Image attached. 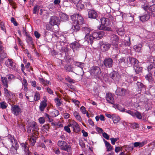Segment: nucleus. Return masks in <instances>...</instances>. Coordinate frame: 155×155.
<instances>
[{
  "mask_svg": "<svg viewBox=\"0 0 155 155\" xmlns=\"http://www.w3.org/2000/svg\"><path fill=\"white\" fill-rule=\"evenodd\" d=\"M8 141L12 143V147L11 148V151H13L15 153H16L17 150L18 149L19 145L17 140L15 139L13 136L9 135L7 137Z\"/></svg>",
  "mask_w": 155,
  "mask_h": 155,
  "instance_id": "nucleus-1",
  "label": "nucleus"
},
{
  "mask_svg": "<svg viewBox=\"0 0 155 155\" xmlns=\"http://www.w3.org/2000/svg\"><path fill=\"white\" fill-rule=\"evenodd\" d=\"M90 73L94 78H99L102 75L101 71L98 66H93L91 68Z\"/></svg>",
  "mask_w": 155,
  "mask_h": 155,
  "instance_id": "nucleus-2",
  "label": "nucleus"
},
{
  "mask_svg": "<svg viewBox=\"0 0 155 155\" xmlns=\"http://www.w3.org/2000/svg\"><path fill=\"white\" fill-rule=\"evenodd\" d=\"M71 19L74 23V24L75 23H76L81 25L83 24L84 22V20L83 18L78 14H74L71 15Z\"/></svg>",
  "mask_w": 155,
  "mask_h": 155,
  "instance_id": "nucleus-3",
  "label": "nucleus"
},
{
  "mask_svg": "<svg viewBox=\"0 0 155 155\" xmlns=\"http://www.w3.org/2000/svg\"><path fill=\"white\" fill-rule=\"evenodd\" d=\"M103 63L104 66L106 68H110L112 67L114 62L111 58H107L104 60Z\"/></svg>",
  "mask_w": 155,
  "mask_h": 155,
  "instance_id": "nucleus-4",
  "label": "nucleus"
},
{
  "mask_svg": "<svg viewBox=\"0 0 155 155\" xmlns=\"http://www.w3.org/2000/svg\"><path fill=\"white\" fill-rule=\"evenodd\" d=\"M99 44L101 49L103 51H108L111 46V45L108 42H104L103 41H100Z\"/></svg>",
  "mask_w": 155,
  "mask_h": 155,
  "instance_id": "nucleus-5",
  "label": "nucleus"
},
{
  "mask_svg": "<svg viewBox=\"0 0 155 155\" xmlns=\"http://www.w3.org/2000/svg\"><path fill=\"white\" fill-rule=\"evenodd\" d=\"M60 22V20L59 17L56 16H52L50 18L49 23L51 25H59Z\"/></svg>",
  "mask_w": 155,
  "mask_h": 155,
  "instance_id": "nucleus-6",
  "label": "nucleus"
},
{
  "mask_svg": "<svg viewBox=\"0 0 155 155\" xmlns=\"http://www.w3.org/2000/svg\"><path fill=\"white\" fill-rule=\"evenodd\" d=\"M91 35L94 39L99 40L102 38L104 35L105 33L104 31H101L92 32Z\"/></svg>",
  "mask_w": 155,
  "mask_h": 155,
  "instance_id": "nucleus-7",
  "label": "nucleus"
},
{
  "mask_svg": "<svg viewBox=\"0 0 155 155\" xmlns=\"http://www.w3.org/2000/svg\"><path fill=\"white\" fill-rule=\"evenodd\" d=\"M20 146L25 153V155H31V152L29 150V146L26 143H21Z\"/></svg>",
  "mask_w": 155,
  "mask_h": 155,
  "instance_id": "nucleus-8",
  "label": "nucleus"
},
{
  "mask_svg": "<svg viewBox=\"0 0 155 155\" xmlns=\"http://www.w3.org/2000/svg\"><path fill=\"white\" fill-rule=\"evenodd\" d=\"M62 150L67 152V153L62 152V155H70L71 154L72 148L71 146L70 145H68L67 143L65 144Z\"/></svg>",
  "mask_w": 155,
  "mask_h": 155,
  "instance_id": "nucleus-9",
  "label": "nucleus"
},
{
  "mask_svg": "<svg viewBox=\"0 0 155 155\" xmlns=\"http://www.w3.org/2000/svg\"><path fill=\"white\" fill-rule=\"evenodd\" d=\"M110 77L115 82H118L120 78V76L116 71H113L109 74Z\"/></svg>",
  "mask_w": 155,
  "mask_h": 155,
  "instance_id": "nucleus-10",
  "label": "nucleus"
},
{
  "mask_svg": "<svg viewBox=\"0 0 155 155\" xmlns=\"http://www.w3.org/2000/svg\"><path fill=\"white\" fill-rule=\"evenodd\" d=\"M105 98L107 102L110 104H114V98L113 95L111 93H107Z\"/></svg>",
  "mask_w": 155,
  "mask_h": 155,
  "instance_id": "nucleus-11",
  "label": "nucleus"
},
{
  "mask_svg": "<svg viewBox=\"0 0 155 155\" xmlns=\"http://www.w3.org/2000/svg\"><path fill=\"white\" fill-rule=\"evenodd\" d=\"M11 110L14 114L16 116H18L19 114L21 113V108L16 105L12 106Z\"/></svg>",
  "mask_w": 155,
  "mask_h": 155,
  "instance_id": "nucleus-12",
  "label": "nucleus"
},
{
  "mask_svg": "<svg viewBox=\"0 0 155 155\" xmlns=\"http://www.w3.org/2000/svg\"><path fill=\"white\" fill-rule=\"evenodd\" d=\"M127 92L126 89L120 87L117 88L115 91L116 95L121 96H124L126 94Z\"/></svg>",
  "mask_w": 155,
  "mask_h": 155,
  "instance_id": "nucleus-13",
  "label": "nucleus"
},
{
  "mask_svg": "<svg viewBox=\"0 0 155 155\" xmlns=\"http://www.w3.org/2000/svg\"><path fill=\"white\" fill-rule=\"evenodd\" d=\"M29 126L32 129V131H35L34 132V134H35L36 132L38 130V128L36 122L34 121L30 123L29 124Z\"/></svg>",
  "mask_w": 155,
  "mask_h": 155,
  "instance_id": "nucleus-14",
  "label": "nucleus"
},
{
  "mask_svg": "<svg viewBox=\"0 0 155 155\" xmlns=\"http://www.w3.org/2000/svg\"><path fill=\"white\" fill-rule=\"evenodd\" d=\"M8 61L7 62V66L14 70H16L17 68L15 63L12 61V59H8Z\"/></svg>",
  "mask_w": 155,
  "mask_h": 155,
  "instance_id": "nucleus-15",
  "label": "nucleus"
},
{
  "mask_svg": "<svg viewBox=\"0 0 155 155\" xmlns=\"http://www.w3.org/2000/svg\"><path fill=\"white\" fill-rule=\"evenodd\" d=\"M98 15L97 12L94 10H90L88 12V17L92 19H96Z\"/></svg>",
  "mask_w": 155,
  "mask_h": 155,
  "instance_id": "nucleus-16",
  "label": "nucleus"
},
{
  "mask_svg": "<svg viewBox=\"0 0 155 155\" xmlns=\"http://www.w3.org/2000/svg\"><path fill=\"white\" fill-rule=\"evenodd\" d=\"M84 39L85 41H87V42L90 44L92 45L93 42L94 38L91 34L86 35Z\"/></svg>",
  "mask_w": 155,
  "mask_h": 155,
  "instance_id": "nucleus-17",
  "label": "nucleus"
},
{
  "mask_svg": "<svg viewBox=\"0 0 155 155\" xmlns=\"http://www.w3.org/2000/svg\"><path fill=\"white\" fill-rule=\"evenodd\" d=\"M68 126L71 127L73 128V131L75 132L76 129L79 128V125L74 120L71 121L68 124Z\"/></svg>",
  "mask_w": 155,
  "mask_h": 155,
  "instance_id": "nucleus-18",
  "label": "nucleus"
},
{
  "mask_svg": "<svg viewBox=\"0 0 155 155\" xmlns=\"http://www.w3.org/2000/svg\"><path fill=\"white\" fill-rule=\"evenodd\" d=\"M129 60L130 63L134 67L137 65L139 63L138 60L135 58L133 57H129Z\"/></svg>",
  "mask_w": 155,
  "mask_h": 155,
  "instance_id": "nucleus-19",
  "label": "nucleus"
},
{
  "mask_svg": "<svg viewBox=\"0 0 155 155\" xmlns=\"http://www.w3.org/2000/svg\"><path fill=\"white\" fill-rule=\"evenodd\" d=\"M70 46L71 48L73 49L74 51V50H78L80 47V45L77 42L75 41L71 43L70 45Z\"/></svg>",
  "mask_w": 155,
  "mask_h": 155,
  "instance_id": "nucleus-20",
  "label": "nucleus"
},
{
  "mask_svg": "<svg viewBox=\"0 0 155 155\" xmlns=\"http://www.w3.org/2000/svg\"><path fill=\"white\" fill-rule=\"evenodd\" d=\"M150 18V16L148 14H144L140 17V20L144 22L148 21Z\"/></svg>",
  "mask_w": 155,
  "mask_h": 155,
  "instance_id": "nucleus-21",
  "label": "nucleus"
},
{
  "mask_svg": "<svg viewBox=\"0 0 155 155\" xmlns=\"http://www.w3.org/2000/svg\"><path fill=\"white\" fill-rule=\"evenodd\" d=\"M103 140L107 148V151H109L113 149V147L105 139H104Z\"/></svg>",
  "mask_w": 155,
  "mask_h": 155,
  "instance_id": "nucleus-22",
  "label": "nucleus"
},
{
  "mask_svg": "<svg viewBox=\"0 0 155 155\" xmlns=\"http://www.w3.org/2000/svg\"><path fill=\"white\" fill-rule=\"evenodd\" d=\"M46 101H43L41 102L39 106V109L41 111H43L46 107L47 105Z\"/></svg>",
  "mask_w": 155,
  "mask_h": 155,
  "instance_id": "nucleus-23",
  "label": "nucleus"
},
{
  "mask_svg": "<svg viewBox=\"0 0 155 155\" xmlns=\"http://www.w3.org/2000/svg\"><path fill=\"white\" fill-rule=\"evenodd\" d=\"M155 69V63L151 64L147 67V70L149 73H153Z\"/></svg>",
  "mask_w": 155,
  "mask_h": 155,
  "instance_id": "nucleus-24",
  "label": "nucleus"
},
{
  "mask_svg": "<svg viewBox=\"0 0 155 155\" xmlns=\"http://www.w3.org/2000/svg\"><path fill=\"white\" fill-rule=\"evenodd\" d=\"M119 61L120 63L123 62L125 64H128L129 63V57H122L119 59Z\"/></svg>",
  "mask_w": 155,
  "mask_h": 155,
  "instance_id": "nucleus-25",
  "label": "nucleus"
},
{
  "mask_svg": "<svg viewBox=\"0 0 155 155\" xmlns=\"http://www.w3.org/2000/svg\"><path fill=\"white\" fill-rule=\"evenodd\" d=\"M79 25H80L76 23H75V24H74H74L72 27V29L74 30V32H77L80 30V27Z\"/></svg>",
  "mask_w": 155,
  "mask_h": 155,
  "instance_id": "nucleus-26",
  "label": "nucleus"
},
{
  "mask_svg": "<svg viewBox=\"0 0 155 155\" xmlns=\"http://www.w3.org/2000/svg\"><path fill=\"white\" fill-rule=\"evenodd\" d=\"M137 85L139 89V91H141L142 90H144L145 89V86L141 82H137Z\"/></svg>",
  "mask_w": 155,
  "mask_h": 155,
  "instance_id": "nucleus-27",
  "label": "nucleus"
},
{
  "mask_svg": "<svg viewBox=\"0 0 155 155\" xmlns=\"http://www.w3.org/2000/svg\"><path fill=\"white\" fill-rule=\"evenodd\" d=\"M82 30L83 32H84L86 35L91 34L89 33L91 31V29L89 27L87 26L83 27Z\"/></svg>",
  "mask_w": 155,
  "mask_h": 155,
  "instance_id": "nucleus-28",
  "label": "nucleus"
},
{
  "mask_svg": "<svg viewBox=\"0 0 155 155\" xmlns=\"http://www.w3.org/2000/svg\"><path fill=\"white\" fill-rule=\"evenodd\" d=\"M61 20L62 21H66L68 19V16L65 13H62L60 14Z\"/></svg>",
  "mask_w": 155,
  "mask_h": 155,
  "instance_id": "nucleus-29",
  "label": "nucleus"
},
{
  "mask_svg": "<svg viewBox=\"0 0 155 155\" xmlns=\"http://www.w3.org/2000/svg\"><path fill=\"white\" fill-rule=\"evenodd\" d=\"M67 142L65 141L61 140H59L58 142V145L60 147V149L62 150L64 146L67 143Z\"/></svg>",
  "mask_w": 155,
  "mask_h": 155,
  "instance_id": "nucleus-30",
  "label": "nucleus"
},
{
  "mask_svg": "<svg viewBox=\"0 0 155 155\" xmlns=\"http://www.w3.org/2000/svg\"><path fill=\"white\" fill-rule=\"evenodd\" d=\"M1 80L4 86L5 87H8V82L7 78L5 77H2Z\"/></svg>",
  "mask_w": 155,
  "mask_h": 155,
  "instance_id": "nucleus-31",
  "label": "nucleus"
},
{
  "mask_svg": "<svg viewBox=\"0 0 155 155\" xmlns=\"http://www.w3.org/2000/svg\"><path fill=\"white\" fill-rule=\"evenodd\" d=\"M142 47V44H139L137 45H134V48L136 51L139 52L140 51Z\"/></svg>",
  "mask_w": 155,
  "mask_h": 155,
  "instance_id": "nucleus-32",
  "label": "nucleus"
},
{
  "mask_svg": "<svg viewBox=\"0 0 155 155\" xmlns=\"http://www.w3.org/2000/svg\"><path fill=\"white\" fill-rule=\"evenodd\" d=\"M36 137L34 136L32 134L31 136L30 140L31 141L30 144L31 146H34L36 142Z\"/></svg>",
  "mask_w": 155,
  "mask_h": 155,
  "instance_id": "nucleus-33",
  "label": "nucleus"
},
{
  "mask_svg": "<svg viewBox=\"0 0 155 155\" xmlns=\"http://www.w3.org/2000/svg\"><path fill=\"white\" fill-rule=\"evenodd\" d=\"M50 114L51 117H55L59 115V111L58 110H54L53 111L50 112Z\"/></svg>",
  "mask_w": 155,
  "mask_h": 155,
  "instance_id": "nucleus-34",
  "label": "nucleus"
},
{
  "mask_svg": "<svg viewBox=\"0 0 155 155\" xmlns=\"http://www.w3.org/2000/svg\"><path fill=\"white\" fill-rule=\"evenodd\" d=\"M134 69L136 73H138L141 71L142 70V68L139 66L138 64L134 67Z\"/></svg>",
  "mask_w": 155,
  "mask_h": 155,
  "instance_id": "nucleus-35",
  "label": "nucleus"
},
{
  "mask_svg": "<svg viewBox=\"0 0 155 155\" xmlns=\"http://www.w3.org/2000/svg\"><path fill=\"white\" fill-rule=\"evenodd\" d=\"M133 144L134 147H141L145 145V143L144 142H136L134 143Z\"/></svg>",
  "mask_w": 155,
  "mask_h": 155,
  "instance_id": "nucleus-36",
  "label": "nucleus"
},
{
  "mask_svg": "<svg viewBox=\"0 0 155 155\" xmlns=\"http://www.w3.org/2000/svg\"><path fill=\"white\" fill-rule=\"evenodd\" d=\"M74 115L77 120L80 122L81 121L82 118L79 113L77 112H74Z\"/></svg>",
  "mask_w": 155,
  "mask_h": 155,
  "instance_id": "nucleus-37",
  "label": "nucleus"
},
{
  "mask_svg": "<svg viewBox=\"0 0 155 155\" xmlns=\"http://www.w3.org/2000/svg\"><path fill=\"white\" fill-rule=\"evenodd\" d=\"M26 40L28 44H30L32 45H33V42L32 41V38L29 35H26Z\"/></svg>",
  "mask_w": 155,
  "mask_h": 155,
  "instance_id": "nucleus-38",
  "label": "nucleus"
},
{
  "mask_svg": "<svg viewBox=\"0 0 155 155\" xmlns=\"http://www.w3.org/2000/svg\"><path fill=\"white\" fill-rule=\"evenodd\" d=\"M6 54L3 51H0V61H3L4 59L6 58Z\"/></svg>",
  "mask_w": 155,
  "mask_h": 155,
  "instance_id": "nucleus-39",
  "label": "nucleus"
},
{
  "mask_svg": "<svg viewBox=\"0 0 155 155\" xmlns=\"http://www.w3.org/2000/svg\"><path fill=\"white\" fill-rule=\"evenodd\" d=\"M39 80L41 83L44 85H46L48 84H49L50 83L49 81H47V80H44L43 78H39Z\"/></svg>",
  "mask_w": 155,
  "mask_h": 155,
  "instance_id": "nucleus-40",
  "label": "nucleus"
},
{
  "mask_svg": "<svg viewBox=\"0 0 155 155\" xmlns=\"http://www.w3.org/2000/svg\"><path fill=\"white\" fill-rule=\"evenodd\" d=\"M112 120L114 123H117L120 120V118L118 116H116L114 115L112 117Z\"/></svg>",
  "mask_w": 155,
  "mask_h": 155,
  "instance_id": "nucleus-41",
  "label": "nucleus"
},
{
  "mask_svg": "<svg viewBox=\"0 0 155 155\" xmlns=\"http://www.w3.org/2000/svg\"><path fill=\"white\" fill-rule=\"evenodd\" d=\"M110 40L112 41L117 42L118 41L119 38L117 35H113L111 36Z\"/></svg>",
  "mask_w": 155,
  "mask_h": 155,
  "instance_id": "nucleus-42",
  "label": "nucleus"
},
{
  "mask_svg": "<svg viewBox=\"0 0 155 155\" xmlns=\"http://www.w3.org/2000/svg\"><path fill=\"white\" fill-rule=\"evenodd\" d=\"M77 9L80 10L84 9V5L81 3V2L80 1L77 5H76Z\"/></svg>",
  "mask_w": 155,
  "mask_h": 155,
  "instance_id": "nucleus-43",
  "label": "nucleus"
},
{
  "mask_svg": "<svg viewBox=\"0 0 155 155\" xmlns=\"http://www.w3.org/2000/svg\"><path fill=\"white\" fill-rule=\"evenodd\" d=\"M136 117L137 118L139 119H140L142 118V116L141 114L137 111H136L134 112V117Z\"/></svg>",
  "mask_w": 155,
  "mask_h": 155,
  "instance_id": "nucleus-44",
  "label": "nucleus"
},
{
  "mask_svg": "<svg viewBox=\"0 0 155 155\" xmlns=\"http://www.w3.org/2000/svg\"><path fill=\"white\" fill-rule=\"evenodd\" d=\"M152 73H149V74L147 75L145 78L147 80H148L149 82H152L153 81L152 77Z\"/></svg>",
  "mask_w": 155,
  "mask_h": 155,
  "instance_id": "nucleus-45",
  "label": "nucleus"
},
{
  "mask_svg": "<svg viewBox=\"0 0 155 155\" xmlns=\"http://www.w3.org/2000/svg\"><path fill=\"white\" fill-rule=\"evenodd\" d=\"M131 125V127L133 129H135L139 128V125L136 123H131L130 124Z\"/></svg>",
  "mask_w": 155,
  "mask_h": 155,
  "instance_id": "nucleus-46",
  "label": "nucleus"
},
{
  "mask_svg": "<svg viewBox=\"0 0 155 155\" xmlns=\"http://www.w3.org/2000/svg\"><path fill=\"white\" fill-rule=\"evenodd\" d=\"M40 99V95L38 92H36L34 96V99L35 101H37Z\"/></svg>",
  "mask_w": 155,
  "mask_h": 155,
  "instance_id": "nucleus-47",
  "label": "nucleus"
},
{
  "mask_svg": "<svg viewBox=\"0 0 155 155\" xmlns=\"http://www.w3.org/2000/svg\"><path fill=\"white\" fill-rule=\"evenodd\" d=\"M147 60L150 62L151 64L154 63L155 61V58L152 56H150L147 59Z\"/></svg>",
  "mask_w": 155,
  "mask_h": 155,
  "instance_id": "nucleus-48",
  "label": "nucleus"
},
{
  "mask_svg": "<svg viewBox=\"0 0 155 155\" xmlns=\"http://www.w3.org/2000/svg\"><path fill=\"white\" fill-rule=\"evenodd\" d=\"M100 20L102 25H104L105 24L106 22L108 20V19L105 18H102Z\"/></svg>",
  "mask_w": 155,
  "mask_h": 155,
  "instance_id": "nucleus-49",
  "label": "nucleus"
},
{
  "mask_svg": "<svg viewBox=\"0 0 155 155\" xmlns=\"http://www.w3.org/2000/svg\"><path fill=\"white\" fill-rule=\"evenodd\" d=\"M0 107L2 109H5L7 107V104L4 102L0 103Z\"/></svg>",
  "mask_w": 155,
  "mask_h": 155,
  "instance_id": "nucleus-50",
  "label": "nucleus"
},
{
  "mask_svg": "<svg viewBox=\"0 0 155 155\" xmlns=\"http://www.w3.org/2000/svg\"><path fill=\"white\" fill-rule=\"evenodd\" d=\"M84 64V63H81V62H76L75 63V65L76 66H77L78 67H80V68H83L84 67L83 65Z\"/></svg>",
  "mask_w": 155,
  "mask_h": 155,
  "instance_id": "nucleus-51",
  "label": "nucleus"
},
{
  "mask_svg": "<svg viewBox=\"0 0 155 155\" xmlns=\"http://www.w3.org/2000/svg\"><path fill=\"white\" fill-rule=\"evenodd\" d=\"M85 5L87 9L91 10L92 6L91 3L89 2H87L85 3Z\"/></svg>",
  "mask_w": 155,
  "mask_h": 155,
  "instance_id": "nucleus-52",
  "label": "nucleus"
},
{
  "mask_svg": "<svg viewBox=\"0 0 155 155\" xmlns=\"http://www.w3.org/2000/svg\"><path fill=\"white\" fill-rule=\"evenodd\" d=\"M10 4L11 5L12 8H16L15 6L16 3L13 2V0H8Z\"/></svg>",
  "mask_w": 155,
  "mask_h": 155,
  "instance_id": "nucleus-53",
  "label": "nucleus"
},
{
  "mask_svg": "<svg viewBox=\"0 0 155 155\" xmlns=\"http://www.w3.org/2000/svg\"><path fill=\"white\" fill-rule=\"evenodd\" d=\"M142 7L145 11H147L148 9L149 10V6L147 4H146L143 5H142Z\"/></svg>",
  "mask_w": 155,
  "mask_h": 155,
  "instance_id": "nucleus-54",
  "label": "nucleus"
},
{
  "mask_svg": "<svg viewBox=\"0 0 155 155\" xmlns=\"http://www.w3.org/2000/svg\"><path fill=\"white\" fill-rule=\"evenodd\" d=\"M118 140V138H110L111 143L113 145H114L116 142Z\"/></svg>",
  "mask_w": 155,
  "mask_h": 155,
  "instance_id": "nucleus-55",
  "label": "nucleus"
},
{
  "mask_svg": "<svg viewBox=\"0 0 155 155\" xmlns=\"http://www.w3.org/2000/svg\"><path fill=\"white\" fill-rule=\"evenodd\" d=\"M55 102L56 103V105L57 106H61V103L60 99L58 98H56L55 99Z\"/></svg>",
  "mask_w": 155,
  "mask_h": 155,
  "instance_id": "nucleus-56",
  "label": "nucleus"
},
{
  "mask_svg": "<svg viewBox=\"0 0 155 155\" xmlns=\"http://www.w3.org/2000/svg\"><path fill=\"white\" fill-rule=\"evenodd\" d=\"M149 10L152 12H155V4H153L150 6Z\"/></svg>",
  "mask_w": 155,
  "mask_h": 155,
  "instance_id": "nucleus-57",
  "label": "nucleus"
},
{
  "mask_svg": "<svg viewBox=\"0 0 155 155\" xmlns=\"http://www.w3.org/2000/svg\"><path fill=\"white\" fill-rule=\"evenodd\" d=\"M100 29L108 31H112V29L111 28L108 27H102L100 28Z\"/></svg>",
  "mask_w": 155,
  "mask_h": 155,
  "instance_id": "nucleus-58",
  "label": "nucleus"
},
{
  "mask_svg": "<svg viewBox=\"0 0 155 155\" xmlns=\"http://www.w3.org/2000/svg\"><path fill=\"white\" fill-rule=\"evenodd\" d=\"M79 144L82 148H84L85 147V143L82 140H79Z\"/></svg>",
  "mask_w": 155,
  "mask_h": 155,
  "instance_id": "nucleus-59",
  "label": "nucleus"
},
{
  "mask_svg": "<svg viewBox=\"0 0 155 155\" xmlns=\"http://www.w3.org/2000/svg\"><path fill=\"white\" fill-rule=\"evenodd\" d=\"M11 21L12 23H13L14 25L15 26H17L18 25V23L15 21V20L14 18L12 17L11 18Z\"/></svg>",
  "mask_w": 155,
  "mask_h": 155,
  "instance_id": "nucleus-60",
  "label": "nucleus"
},
{
  "mask_svg": "<svg viewBox=\"0 0 155 155\" xmlns=\"http://www.w3.org/2000/svg\"><path fill=\"white\" fill-rule=\"evenodd\" d=\"M65 68L66 71H70L71 70V66L66 65L65 66Z\"/></svg>",
  "mask_w": 155,
  "mask_h": 155,
  "instance_id": "nucleus-61",
  "label": "nucleus"
},
{
  "mask_svg": "<svg viewBox=\"0 0 155 155\" xmlns=\"http://www.w3.org/2000/svg\"><path fill=\"white\" fill-rule=\"evenodd\" d=\"M39 8H38V5L35 6L33 8V13L34 14H36L37 12L38 11Z\"/></svg>",
  "mask_w": 155,
  "mask_h": 155,
  "instance_id": "nucleus-62",
  "label": "nucleus"
},
{
  "mask_svg": "<svg viewBox=\"0 0 155 155\" xmlns=\"http://www.w3.org/2000/svg\"><path fill=\"white\" fill-rule=\"evenodd\" d=\"M71 126H69L68 125L67 126H65L64 127V130L68 133H70L71 132V130L69 128Z\"/></svg>",
  "mask_w": 155,
  "mask_h": 155,
  "instance_id": "nucleus-63",
  "label": "nucleus"
},
{
  "mask_svg": "<svg viewBox=\"0 0 155 155\" xmlns=\"http://www.w3.org/2000/svg\"><path fill=\"white\" fill-rule=\"evenodd\" d=\"M68 82L70 83H74V81L71 79L70 77L68 76L65 79Z\"/></svg>",
  "mask_w": 155,
  "mask_h": 155,
  "instance_id": "nucleus-64",
  "label": "nucleus"
}]
</instances>
